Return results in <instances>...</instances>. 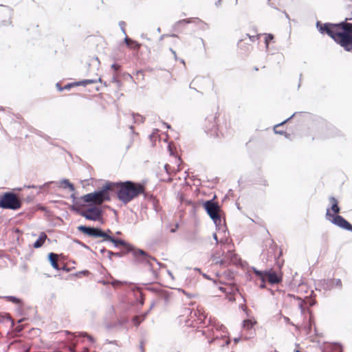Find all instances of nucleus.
I'll return each instance as SVG.
<instances>
[{
    "instance_id": "30",
    "label": "nucleus",
    "mask_w": 352,
    "mask_h": 352,
    "mask_svg": "<svg viewBox=\"0 0 352 352\" xmlns=\"http://www.w3.org/2000/svg\"><path fill=\"white\" fill-rule=\"evenodd\" d=\"M274 38V36L271 34H265V44L266 49H268L269 47V42L270 41L272 40Z\"/></svg>"
},
{
    "instance_id": "40",
    "label": "nucleus",
    "mask_w": 352,
    "mask_h": 352,
    "mask_svg": "<svg viewBox=\"0 0 352 352\" xmlns=\"http://www.w3.org/2000/svg\"><path fill=\"white\" fill-rule=\"evenodd\" d=\"M112 82L116 83L118 85V87L121 86V81L118 80L116 76H113Z\"/></svg>"
},
{
    "instance_id": "6",
    "label": "nucleus",
    "mask_w": 352,
    "mask_h": 352,
    "mask_svg": "<svg viewBox=\"0 0 352 352\" xmlns=\"http://www.w3.org/2000/svg\"><path fill=\"white\" fill-rule=\"evenodd\" d=\"M21 207V201L17 195L12 192H6L0 196V208L12 210Z\"/></svg>"
},
{
    "instance_id": "39",
    "label": "nucleus",
    "mask_w": 352,
    "mask_h": 352,
    "mask_svg": "<svg viewBox=\"0 0 352 352\" xmlns=\"http://www.w3.org/2000/svg\"><path fill=\"white\" fill-rule=\"evenodd\" d=\"M74 84H75V86H80V85L87 86L86 80H80V81H78V82H74Z\"/></svg>"
},
{
    "instance_id": "23",
    "label": "nucleus",
    "mask_w": 352,
    "mask_h": 352,
    "mask_svg": "<svg viewBox=\"0 0 352 352\" xmlns=\"http://www.w3.org/2000/svg\"><path fill=\"white\" fill-rule=\"evenodd\" d=\"M255 324H256L255 321H253L250 319H247V320H243V328H245L246 329H251Z\"/></svg>"
},
{
    "instance_id": "54",
    "label": "nucleus",
    "mask_w": 352,
    "mask_h": 352,
    "mask_svg": "<svg viewBox=\"0 0 352 352\" xmlns=\"http://www.w3.org/2000/svg\"><path fill=\"white\" fill-rule=\"evenodd\" d=\"M163 125H164L167 129H170V125L168 124L166 122H163Z\"/></svg>"
},
{
    "instance_id": "58",
    "label": "nucleus",
    "mask_w": 352,
    "mask_h": 352,
    "mask_svg": "<svg viewBox=\"0 0 352 352\" xmlns=\"http://www.w3.org/2000/svg\"><path fill=\"white\" fill-rule=\"evenodd\" d=\"M103 232H104V231H103ZM105 232H107L108 234L110 235V234L111 233V230L107 229V231H105Z\"/></svg>"
},
{
    "instance_id": "48",
    "label": "nucleus",
    "mask_w": 352,
    "mask_h": 352,
    "mask_svg": "<svg viewBox=\"0 0 352 352\" xmlns=\"http://www.w3.org/2000/svg\"><path fill=\"white\" fill-rule=\"evenodd\" d=\"M139 348H140V352H145L144 349V342L143 341H141L140 342Z\"/></svg>"
},
{
    "instance_id": "59",
    "label": "nucleus",
    "mask_w": 352,
    "mask_h": 352,
    "mask_svg": "<svg viewBox=\"0 0 352 352\" xmlns=\"http://www.w3.org/2000/svg\"><path fill=\"white\" fill-rule=\"evenodd\" d=\"M275 133H276L282 134V133H283V131H276V130H275Z\"/></svg>"
},
{
    "instance_id": "52",
    "label": "nucleus",
    "mask_w": 352,
    "mask_h": 352,
    "mask_svg": "<svg viewBox=\"0 0 352 352\" xmlns=\"http://www.w3.org/2000/svg\"><path fill=\"white\" fill-rule=\"evenodd\" d=\"M170 51H171L172 54L174 55L175 59L178 60L175 51H174L173 49H170Z\"/></svg>"
},
{
    "instance_id": "55",
    "label": "nucleus",
    "mask_w": 352,
    "mask_h": 352,
    "mask_svg": "<svg viewBox=\"0 0 352 352\" xmlns=\"http://www.w3.org/2000/svg\"><path fill=\"white\" fill-rule=\"evenodd\" d=\"M169 167L168 164L164 165V169L166 170V173H168V168Z\"/></svg>"
},
{
    "instance_id": "16",
    "label": "nucleus",
    "mask_w": 352,
    "mask_h": 352,
    "mask_svg": "<svg viewBox=\"0 0 352 352\" xmlns=\"http://www.w3.org/2000/svg\"><path fill=\"white\" fill-rule=\"evenodd\" d=\"M47 234L44 232H41L38 238L34 243L33 247L34 248H41L43 245L45 241L47 239Z\"/></svg>"
},
{
    "instance_id": "12",
    "label": "nucleus",
    "mask_w": 352,
    "mask_h": 352,
    "mask_svg": "<svg viewBox=\"0 0 352 352\" xmlns=\"http://www.w3.org/2000/svg\"><path fill=\"white\" fill-rule=\"evenodd\" d=\"M347 32L344 34L342 47L349 52H352V23H349Z\"/></svg>"
},
{
    "instance_id": "27",
    "label": "nucleus",
    "mask_w": 352,
    "mask_h": 352,
    "mask_svg": "<svg viewBox=\"0 0 352 352\" xmlns=\"http://www.w3.org/2000/svg\"><path fill=\"white\" fill-rule=\"evenodd\" d=\"M142 195H144V197L145 199L152 201L153 204H155V197H153V195L152 194L146 192L145 189L144 190V193H142Z\"/></svg>"
},
{
    "instance_id": "42",
    "label": "nucleus",
    "mask_w": 352,
    "mask_h": 352,
    "mask_svg": "<svg viewBox=\"0 0 352 352\" xmlns=\"http://www.w3.org/2000/svg\"><path fill=\"white\" fill-rule=\"evenodd\" d=\"M295 114H296V113H293V114H292L289 118H287V119H286L285 120L283 121L281 123H280V124H277V125L276 126V127L279 126H280V125L283 124L284 123L287 122L289 120H290L291 118H292L295 116Z\"/></svg>"
},
{
    "instance_id": "28",
    "label": "nucleus",
    "mask_w": 352,
    "mask_h": 352,
    "mask_svg": "<svg viewBox=\"0 0 352 352\" xmlns=\"http://www.w3.org/2000/svg\"><path fill=\"white\" fill-rule=\"evenodd\" d=\"M78 336H82V337H86L89 340V341L91 342V343L95 342L94 338L91 336L87 334L86 332H79Z\"/></svg>"
},
{
    "instance_id": "47",
    "label": "nucleus",
    "mask_w": 352,
    "mask_h": 352,
    "mask_svg": "<svg viewBox=\"0 0 352 352\" xmlns=\"http://www.w3.org/2000/svg\"><path fill=\"white\" fill-rule=\"evenodd\" d=\"M107 257L109 258V259L111 260V257H112V256H113L114 252H113L112 251L108 250L107 252Z\"/></svg>"
},
{
    "instance_id": "8",
    "label": "nucleus",
    "mask_w": 352,
    "mask_h": 352,
    "mask_svg": "<svg viewBox=\"0 0 352 352\" xmlns=\"http://www.w3.org/2000/svg\"><path fill=\"white\" fill-rule=\"evenodd\" d=\"M204 208L208 216L212 219L217 227L221 226V219L219 215L220 207L214 199L206 201L204 203Z\"/></svg>"
},
{
    "instance_id": "56",
    "label": "nucleus",
    "mask_w": 352,
    "mask_h": 352,
    "mask_svg": "<svg viewBox=\"0 0 352 352\" xmlns=\"http://www.w3.org/2000/svg\"><path fill=\"white\" fill-rule=\"evenodd\" d=\"M71 198L72 199L73 201H75V200L76 199L74 194L71 195Z\"/></svg>"
},
{
    "instance_id": "1",
    "label": "nucleus",
    "mask_w": 352,
    "mask_h": 352,
    "mask_svg": "<svg viewBox=\"0 0 352 352\" xmlns=\"http://www.w3.org/2000/svg\"><path fill=\"white\" fill-rule=\"evenodd\" d=\"M78 230L83 234L92 236L94 238H102L100 242L109 241L113 243L114 247L117 248L118 245H124L126 248V252H131L135 261L138 263L147 264L150 267H153V263L160 265V263L153 257L148 255L146 252L141 249H135L131 245L127 243L122 239H115L112 236L104 232L100 228L88 227L86 226H79Z\"/></svg>"
},
{
    "instance_id": "24",
    "label": "nucleus",
    "mask_w": 352,
    "mask_h": 352,
    "mask_svg": "<svg viewBox=\"0 0 352 352\" xmlns=\"http://www.w3.org/2000/svg\"><path fill=\"white\" fill-rule=\"evenodd\" d=\"M252 271L254 272V274L260 278L263 279V278L266 277V274L267 273V271H261L255 268L254 267H252Z\"/></svg>"
},
{
    "instance_id": "14",
    "label": "nucleus",
    "mask_w": 352,
    "mask_h": 352,
    "mask_svg": "<svg viewBox=\"0 0 352 352\" xmlns=\"http://www.w3.org/2000/svg\"><path fill=\"white\" fill-rule=\"evenodd\" d=\"M323 352H342V348L337 343L328 344L324 346Z\"/></svg>"
},
{
    "instance_id": "50",
    "label": "nucleus",
    "mask_w": 352,
    "mask_h": 352,
    "mask_svg": "<svg viewBox=\"0 0 352 352\" xmlns=\"http://www.w3.org/2000/svg\"><path fill=\"white\" fill-rule=\"evenodd\" d=\"M107 342L109 344L118 345V342L116 340L109 341L107 340Z\"/></svg>"
},
{
    "instance_id": "26",
    "label": "nucleus",
    "mask_w": 352,
    "mask_h": 352,
    "mask_svg": "<svg viewBox=\"0 0 352 352\" xmlns=\"http://www.w3.org/2000/svg\"><path fill=\"white\" fill-rule=\"evenodd\" d=\"M219 244L221 245V248H222V250H226L228 248H231V245L228 243V239H221L219 242Z\"/></svg>"
},
{
    "instance_id": "37",
    "label": "nucleus",
    "mask_w": 352,
    "mask_h": 352,
    "mask_svg": "<svg viewBox=\"0 0 352 352\" xmlns=\"http://www.w3.org/2000/svg\"><path fill=\"white\" fill-rule=\"evenodd\" d=\"M296 299L299 301L298 308L301 310V311H304L303 300L299 297H297Z\"/></svg>"
},
{
    "instance_id": "38",
    "label": "nucleus",
    "mask_w": 352,
    "mask_h": 352,
    "mask_svg": "<svg viewBox=\"0 0 352 352\" xmlns=\"http://www.w3.org/2000/svg\"><path fill=\"white\" fill-rule=\"evenodd\" d=\"M125 25H126V24H125V22H124V21H120V22H119V25H120V28H121V30H122V33H123L124 35H126V30H125V29H124V26H125Z\"/></svg>"
},
{
    "instance_id": "21",
    "label": "nucleus",
    "mask_w": 352,
    "mask_h": 352,
    "mask_svg": "<svg viewBox=\"0 0 352 352\" xmlns=\"http://www.w3.org/2000/svg\"><path fill=\"white\" fill-rule=\"evenodd\" d=\"M60 183L63 185V188H69L72 192L75 190L74 186L67 179H62Z\"/></svg>"
},
{
    "instance_id": "9",
    "label": "nucleus",
    "mask_w": 352,
    "mask_h": 352,
    "mask_svg": "<svg viewBox=\"0 0 352 352\" xmlns=\"http://www.w3.org/2000/svg\"><path fill=\"white\" fill-rule=\"evenodd\" d=\"M194 316L197 317V320L199 323L205 324L206 320H208V324L211 327V330L215 329L217 331L224 332L226 327L220 324L215 318H212L211 317L208 318V316L205 314L204 311L198 309L197 311H194Z\"/></svg>"
},
{
    "instance_id": "35",
    "label": "nucleus",
    "mask_w": 352,
    "mask_h": 352,
    "mask_svg": "<svg viewBox=\"0 0 352 352\" xmlns=\"http://www.w3.org/2000/svg\"><path fill=\"white\" fill-rule=\"evenodd\" d=\"M75 84L74 82L68 83L66 85H65L63 88H59V91H63L64 89H69L71 87H74Z\"/></svg>"
},
{
    "instance_id": "10",
    "label": "nucleus",
    "mask_w": 352,
    "mask_h": 352,
    "mask_svg": "<svg viewBox=\"0 0 352 352\" xmlns=\"http://www.w3.org/2000/svg\"><path fill=\"white\" fill-rule=\"evenodd\" d=\"M325 218L332 224L352 232V225L342 216L331 214L329 208L327 209Z\"/></svg>"
},
{
    "instance_id": "36",
    "label": "nucleus",
    "mask_w": 352,
    "mask_h": 352,
    "mask_svg": "<svg viewBox=\"0 0 352 352\" xmlns=\"http://www.w3.org/2000/svg\"><path fill=\"white\" fill-rule=\"evenodd\" d=\"M334 280V287H342V281L340 278L333 279Z\"/></svg>"
},
{
    "instance_id": "49",
    "label": "nucleus",
    "mask_w": 352,
    "mask_h": 352,
    "mask_svg": "<svg viewBox=\"0 0 352 352\" xmlns=\"http://www.w3.org/2000/svg\"><path fill=\"white\" fill-rule=\"evenodd\" d=\"M213 239L216 241V244H219V241L218 240L217 235L216 233H214L212 235Z\"/></svg>"
},
{
    "instance_id": "29",
    "label": "nucleus",
    "mask_w": 352,
    "mask_h": 352,
    "mask_svg": "<svg viewBox=\"0 0 352 352\" xmlns=\"http://www.w3.org/2000/svg\"><path fill=\"white\" fill-rule=\"evenodd\" d=\"M4 298H6L8 301L14 302L15 304H18L21 301L19 298H18L15 296H5Z\"/></svg>"
},
{
    "instance_id": "22",
    "label": "nucleus",
    "mask_w": 352,
    "mask_h": 352,
    "mask_svg": "<svg viewBox=\"0 0 352 352\" xmlns=\"http://www.w3.org/2000/svg\"><path fill=\"white\" fill-rule=\"evenodd\" d=\"M146 315L147 313H145L143 315L135 316L133 319L134 324L136 327L139 326L140 323L145 319Z\"/></svg>"
},
{
    "instance_id": "34",
    "label": "nucleus",
    "mask_w": 352,
    "mask_h": 352,
    "mask_svg": "<svg viewBox=\"0 0 352 352\" xmlns=\"http://www.w3.org/2000/svg\"><path fill=\"white\" fill-rule=\"evenodd\" d=\"M100 81H101L100 78H98L97 79L96 78V79H87L86 80L87 85L89 84H94V83H96L97 82H100Z\"/></svg>"
},
{
    "instance_id": "41",
    "label": "nucleus",
    "mask_w": 352,
    "mask_h": 352,
    "mask_svg": "<svg viewBox=\"0 0 352 352\" xmlns=\"http://www.w3.org/2000/svg\"><path fill=\"white\" fill-rule=\"evenodd\" d=\"M133 40L130 39L129 37H127L126 34L125 35L124 38V43L128 47L131 46V42Z\"/></svg>"
},
{
    "instance_id": "46",
    "label": "nucleus",
    "mask_w": 352,
    "mask_h": 352,
    "mask_svg": "<svg viewBox=\"0 0 352 352\" xmlns=\"http://www.w3.org/2000/svg\"><path fill=\"white\" fill-rule=\"evenodd\" d=\"M261 280V283L260 284L259 287L261 288H265V278H263V279H260Z\"/></svg>"
},
{
    "instance_id": "43",
    "label": "nucleus",
    "mask_w": 352,
    "mask_h": 352,
    "mask_svg": "<svg viewBox=\"0 0 352 352\" xmlns=\"http://www.w3.org/2000/svg\"><path fill=\"white\" fill-rule=\"evenodd\" d=\"M111 67L114 71H118L120 68V65L116 63L112 64Z\"/></svg>"
},
{
    "instance_id": "3",
    "label": "nucleus",
    "mask_w": 352,
    "mask_h": 352,
    "mask_svg": "<svg viewBox=\"0 0 352 352\" xmlns=\"http://www.w3.org/2000/svg\"><path fill=\"white\" fill-rule=\"evenodd\" d=\"M349 25V23H345L344 22L338 23H326L324 24H322L319 21L316 22V28L318 32L322 34H327L341 47L343 45L344 34L347 32Z\"/></svg>"
},
{
    "instance_id": "31",
    "label": "nucleus",
    "mask_w": 352,
    "mask_h": 352,
    "mask_svg": "<svg viewBox=\"0 0 352 352\" xmlns=\"http://www.w3.org/2000/svg\"><path fill=\"white\" fill-rule=\"evenodd\" d=\"M73 241H74V243L80 245L81 247L84 248L86 250H89L90 249L88 245H87L86 244L83 243L82 242H81L78 239H74Z\"/></svg>"
},
{
    "instance_id": "45",
    "label": "nucleus",
    "mask_w": 352,
    "mask_h": 352,
    "mask_svg": "<svg viewBox=\"0 0 352 352\" xmlns=\"http://www.w3.org/2000/svg\"><path fill=\"white\" fill-rule=\"evenodd\" d=\"M122 284V283L120 280H113L111 282V285L114 287L117 286V285H120Z\"/></svg>"
},
{
    "instance_id": "2",
    "label": "nucleus",
    "mask_w": 352,
    "mask_h": 352,
    "mask_svg": "<svg viewBox=\"0 0 352 352\" xmlns=\"http://www.w3.org/2000/svg\"><path fill=\"white\" fill-rule=\"evenodd\" d=\"M115 188H119L116 192L118 199L126 204L133 199L144 193V186L140 183L132 181L124 182H113Z\"/></svg>"
},
{
    "instance_id": "19",
    "label": "nucleus",
    "mask_w": 352,
    "mask_h": 352,
    "mask_svg": "<svg viewBox=\"0 0 352 352\" xmlns=\"http://www.w3.org/2000/svg\"><path fill=\"white\" fill-rule=\"evenodd\" d=\"M329 200L331 203V210L333 212L334 214H338L340 212V208L338 205V201L334 197H330Z\"/></svg>"
},
{
    "instance_id": "60",
    "label": "nucleus",
    "mask_w": 352,
    "mask_h": 352,
    "mask_svg": "<svg viewBox=\"0 0 352 352\" xmlns=\"http://www.w3.org/2000/svg\"><path fill=\"white\" fill-rule=\"evenodd\" d=\"M56 87L58 88V89L59 90V88H63L62 87H60V84L58 82L56 83Z\"/></svg>"
},
{
    "instance_id": "33",
    "label": "nucleus",
    "mask_w": 352,
    "mask_h": 352,
    "mask_svg": "<svg viewBox=\"0 0 352 352\" xmlns=\"http://www.w3.org/2000/svg\"><path fill=\"white\" fill-rule=\"evenodd\" d=\"M130 47L134 50H139L140 47V44L135 41H132Z\"/></svg>"
},
{
    "instance_id": "63",
    "label": "nucleus",
    "mask_w": 352,
    "mask_h": 352,
    "mask_svg": "<svg viewBox=\"0 0 352 352\" xmlns=\"http://www.w3.org/2000/svg\"><path fill=\"white\" fill-rule=\"evenodd\" d=\"M165 36V35H162L160 38V40L162 41L163 40L164 37Z\"/></svg>"
},
{
    "instance_id": "13",
    "label": "nucleus",
    "mask_w": 352,
    "mask_h": 352,
    "mask_svg": "<svg viewBox=\"0 0 352 352\" xmlns=\"http://www.w3.org/2000/svg\"><path fill=\"white\" fill-rule=\"evenodd\" d=\"M188 23H192V19L179 20L174 24L173 29L177 32L182 31L183 28Z\"/></svg>"
},
{
    "instance_id": "61",
    "label": "nucleus",
    "mask_w": 352,
    "mask_h": 352,
    "mask_svg": "<svg viewBox=\"0 0 352 352\" xmlns=\"http://www.w3.org/2000/svg\"><path fill=\"white\" fill-rule=\"evenodd\" d=\"M82 352H89V350L87 348H84V349Z\"/></svg>"
},
{
    "instance_id": "53",
    "label": "nucleus",
    "mask_w": 352,
    "mask_h": 352,
    "mask_svg": "<svg viewBox=\"0 0 352 352\" xmlns=\"http://www.w3.org/2000/svg\"><path fill=\"white\" fill-rule=\"evenodd\" d=\"M107 251H108V250H107L104 248H102V249H100V253H102V254H104V253H106V254H107Z\"/></svg>"
},
{
    "instance_id": "20",
    "label": "nucleus",
    "mask_w": 352,
    "mask_h": 352,
    "mask_svg": "<svg viewBox=\"0 0 352 352\" xmlns=\"http://www.w3.org/2000/svg\"><path fill=\"white\" fill-rule=\"evenodd\" d=\"M321 284L324 290H331L334 287L333 279L323 280Z\"/></svg>"
},
{
    "instance_id": "11",
    "label": "nucleus",
    "mask_w": 352,
    "mask_h": 352,
    "mask_svg": "<svg viewBox=\"0 0 352 352\" xmlns=\"http://www.w3.org/2000/svg\"><path fill=\"white\" fill-rule=\"evenodd\" d=\"M216 117L214 115L209 116L206 118L205 129L206 131L210 135L216 133L217 125L215 121Z\"/></svg>"
},
{
    "instance_id": "51",
    "label": "nucleus",
    "mask_w": 352,
    "mask_h": 352,
    "mask_svg": "<svg viewBox=\"0 0 352 352\" xmlns=\"http://www.w3.org/2000/svg\"><path fill=\"white\" fill-rule=\"evenodd\" d=\"M123 254L122 252H114L113 256L121 257L122 256Z\"/></svg>"
},
{
    "instance_id": "15",
    "label": "nucleus",
    "mask_w": 352,
    "mask_h": 352,
    "mask_svg": "<svg viewBox=\"0 0 352 352\" xmlns=\"http://www.w3.org/2000/svg\"><path fill=\"white\" fill-rule=\"evenodd\" d=\"M266 277L268 278V281L271 284H276L278 283L281 281V278L279 277L277 274L274 272H270L267 271V273L266 274Z\"/></svg>"
},
{
    "instance_id": "5",
    "label": "nucleus",
    "mask_w": 352,
    "mask_h": 352,
    "mask_svg": "<svg viewBox=\"0 0 352 352\" xmlns=\"http://www.w3.org/2000/svg\"><path fill=\"white\" fill-rule=\"evenodd\" d=\"M211 258L213 264L222 267H226L231 264H236L239 261L238 256L231 250V248L214 252Z\"/></svg>"
},
{
    "instance_id": "17",
    "label": "nucleus",
    "mask_w": 352,
    "mask_h": 352,
    "mask_svg": "<svg viewBox=\"0 0 352 352\" xmlns=\"http://www.w3.org/2000/svg\"><path fill=\"white\" fill-rule=\"evenodd\" d=\"M48 259L51 263V265L54 269L56 270H59L60 268L58 267L57 261H58V255L55 253L51 252L48 254Z\"/></svg>"
},
{
    "instance_id": "62",
    "label": "nucleus",
    "mask_w": 352,
    "mask_h": 352,
    "mask_svg": "<svg viewBox=\"0 0 352 352\" xmlns=\"http://www.w3.org/2000/svg\"><path fill=\"white\" fill-rule=\"evenodd\" d=\"M179 61H180V63H182V64H184V65L185 64V61H184V59H179Z\"/></svg>"
},
{
    "instance_id": "64",
    "label": "nucleus",
    "mask_w": 352,
    "mask_h": 352,
    "mask_svg": "<svg viewBox=\"0 0 352 352\" xmlns=\"http://www.w3.org/2000/svg\"><path fill=\"white\" fill-rule=\"evenodd\" d=\"M157 31L158 32H161V29H160V28H158L157 29Z\"/></svg>"
},
{
    "instance_id": "18",
    "label": "nucleus",
    "mask_w": 352,
    "mask_h": 352,
    "mask_svg": "<svg viewBox=\"0 0 352 352\" xmlns=\"http://www.w3.org/2000/svg\"><path fill=\"white\" fill-rule=\"evenodd\" d=\"M192 23L195 24L202 30H206L209 28V25L199 18L192 19Z\"/></svg>"
},
{
    "instance_id": "44",
    "label": "nucleus",
    "mask_w": 352,
    "mask_h": 352,
    "mask_svg": "<svg viewBox=\"0 0 352 352\" xmlns=\"http://www.w3.org/2000/svg\"><path fill=\"white\" fill-rule=\"evenodd\" d=\"M246 36H248L252 42H254L256 39H258V36H250L248 34H247Z\"/></svg>"
},
{
    "instance_id": "4",
    "label": "nucleus",
    "mask_w": 352,
    "mask_h": 352,
    "mask_svg": "<svg viewBox=\"0 0 352 352\" xmlns=\"http://www.w3.org/2000/svg\"><path fill=\"white\" fill-rule=\"evenodd\" d=\"M114 188L115 184L113 182H107L98 190L82 196L80 199L91 205H100L104 201L111 199L109 192L113 190Z\"/></svg>"
},
{
    "instance_id": "25",
    "label": "nucleus",
    "mask_w": 352,
    "mask_h": 352,
    "mask_svg": "<svg viewBox=\"0 0 352 352\" xmlns=\"http://www.w3.org/2000/svg\"><path fill=\"white\" fill-rule=\"evenodd\" d=\"M131 117L134 123L140 124L144 122V118L140 114L132 113Z\"/></svg>"
},
{
    "instance_id": "7",
    "label": "nucleus",
    "mask_w": 352,
    "mask_h": 352,
    "mask_svg": "<svg viewBox=\"0 0 352 352\" xmlns=\"http://www.w3.org/2000/svg\"><path fill=\"white\" fill-rule=\"evenodd\" d=\"M72 210L75 211L79 215L83 217L87 220L96 221H100L102 219V210L100 208L96 206L89 207L85 210L73 206L72 207Z\"/></svg>"
},
{
    "instance_id": "57",
    "label": "nucleus",
    "mask_w": 352,
    "mask_h": 352,
    "mask_svg": "<svg viewBox=\"0 0 352 352\" xmlns=\"http://www.w3.org/2000/svg\"><path fill=\"white\" fill-rule=\"evenodd\" d=\"M240 339H241L240 338H236L234 339V342H238L240 340Z\"/></svg>"
},
{
    "instance_id": "32",
    "label": "nucleus",
    "mask_w": 352,
    "mask_h": 352,
    "mask_svg": "<svg viewBox=\"0 0 352 352\" xmlns=\"http://www.w3.org/2000/svg\"><path fill=\"white\" fill-rule=\"evenodd\" d=\"M50 183L51 182H46L43 186H35V185H29V186H25V187L27 188H39V189H41L43 186H48Z\"/></svg>"
}]
</instances>
